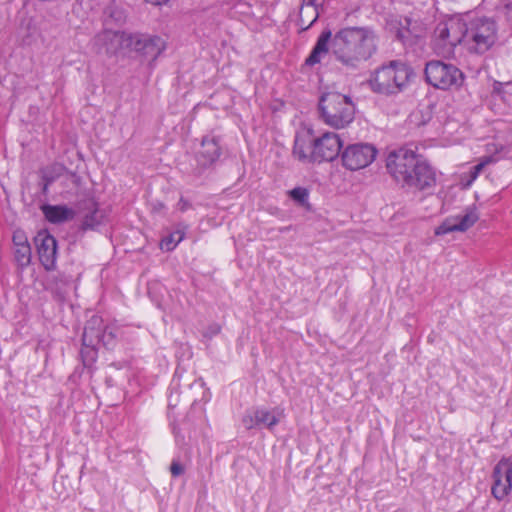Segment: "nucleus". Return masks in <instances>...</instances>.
<instances>
[{
	"instance_id": "obj_18",
	"label": "nucleus",
	"mask_w": 512,
	"mask_h": 512,
	"mask_svg": "<svg viewBox=\"0 0 512 512\" xmlns=\"http://www.w3.org/2000/svg\"><path fill=\"white\" fill-rule=\"evenodd\" d=\"M331 30L325 29L319 35L315 46L305 60L307 66H314L322 61V58L331 52Z\"/></svg>"
},
{
	"instance_id": "obj_39",
	"label": "nucleus",
	"mask_w": 512,
	"mask_h": 512,
	"mask_svg": "<svg viewBox=\"0 0 512 512\" xmlns=\"http://www.w3.org/2000/svg\"><path fill=\"white\" fill-rule=\"evenodd\" d=\"M49 186H50V184H48V183H45V182H44L43 187H42V192H43L44 194H47V193H48V188H49Z\"/></svg>"
},
{
	"instance_id": "obj_12",
	"label": "nucleus",
	"mask_w": 512,
	"mask_h": 512,
	"mask_svg": "<svg viewBox=\"0 0 512 512\" xmlns=\"http://www.w3.org/2000/svg\"><path fill=\"white\" fill-rule=\"evenodd\" d=\"M478 220L479 213L477 208L474 205L469 206L465 209L463 215L447 218L439 227H437L435 234L445 235L454 231L465 232Z\"/></svg>"
},
{
	"instance_id": "obj_6",
	"label": "nucleus",
	"mask_w": 512,
	"mask_h": 512,
	"mask_svg": "<svg viewBox=\"0 0 512 512\" xmlns=\"http://www.w3.org/2000/svg\"><path fill=\"white\" fill-rule=\"evenodd\" d=\"M466 24L465 44L470 52L483 54L495 44L498 27L492 18L467 14Z\"/></svg>"
},
{
	"instance_id": "obj_19",
	"label": "nucleus",
	"mask_w": 512,
	"mask_h": 512,
	"mask_svg": "<svg viewBox=\"0 0 512 512\" xmlns=\"http://www.w3.org/2000/svg\"><path fill=\"white\" fill-rule=\"evenodd\" d=\"M72 284V277L64 273L49 275L45 287L59 300H64Z\"/></svg>"
},
{
	"instance_id": "obj_23",
	"label": "nucleus",
	"mask_w": 512,
	"mask_h": 512,
	"mask_svg": "<svg viewBox=\"0 0 512 512\" xmlns=\"http://www.w3.org/2000/svg\"><path fill=\"white\" fill-rule=\"evenodd\" d=\"M320 10L301 5L299 12V23L304 30L309 29L319 18Z\"/></svg>"
},
{
	"instance_id": "obj_37",
	"label": "nucleus",
	"mask_w": 512,
	"mask_h": 512,
	"mask_svg": "<svg viewBox=\"0 0 512 512\" xmlns=\"http://www.w3.org/2000/svg\"><path fill=\"white\" fill-rule=\"evenodd\" d=\"M146 3H149L154 6H163L168 4L170 0H144Z\"/></svg>"
},
{
	"instance_id": "obj_27",
	"label": "nucleus",
	"mask_w": 512,
	"mask_h": 512,
	"mask_svg": "<svg viewBox=\"0 0 512 512\" xmlns=\"http://www.w3.org/2000/svg\"><path fill=\"white\" fill-rule=\"evenodd\" d=\"M183 239V233L180 231H176L169 236L165 237L161 241V249L166 251H172L177 244Z\"/></svg>"
},
{
	"instance_id": "obj_2",
	"label": "nucleus",
	"mask_w": 512,
	"mask_h": 512,
	"mask_svg": "<svg viewBox=\"0 0 512 512\" xmlns=\"http://www.w3.org/2000/svg\"><path fill=\"white\" fill-rule=\"evenodd\" d=\"M331 55L347 71H355L376 51L373 33L361 27H347L331 35Z\"/></svg>"
},
{
	"instance_id": "obj_34",
	"label": "nucleus",
	"mask_w": 512,
	"mask_h": 512,
	"mask_svg": "<svg viewBox=\"0 0 512 512\" xmlns=\"http://www.w3.org/2000/svg\"><path fill=\"white\" fill-rule=\"evenodd\" d=\"M324 0H302V5L305 7L316 8L317 10H322Z\"/></svg>"
},
{
	"instance_id": "obj_35",
	"label": "nucleus",
	"mask_w": 512,
	"mask_h": 512,
	"mask_svg": "<svg viewBox=\"0 0 512 512\" xmlns=\"http://www.w3.org/2000/svg\"><path fill=\"white\" fill-rule=\"evenodd\" d=\"M220 331H221V327H220V325H218V324H212V325H210V326L206 329V331L204 332V334H203V335H204L205 337L211 338V337H213V336H215V335L219 334V333H220Z\"/></svg>"
},
{
	"instance_id": "obj_20",
	"label": "nucleus",
	"mask_w": 512,
	"mask_h": 512,
	"mask_svg": "<svg viewBox=\"0 0 512 512\" xmlns=\"http://www.w3.org/2000/svg\"><path fill=\"white\" fill-rule=\"evenodd\" d=\"M103 330L104 326L102 319L98 316L91 317L84 327L82 345L91 346L100 344Z\"/></svg>"
},
{
	"instance_id": "obj_8",
	"label": "nucleus",
	"mask_w": 512,
	"mask_h": 512,
	"mask_svg": "<svg viewBox=\"0 0 512 512\" xmlns=\"http://www.w3.org/2000/svg\"><path fill=\"white\" fill-rule=\"evenodd\" d=\"M127 49L154 62L165 49L164 40L155 35L143 33H128Z\"/></svg>"
},
{
	"instance_id": "obj_33",
	"label": "nucleus",
	"mask_w": 512,
	"mask_h": 512,
	"mask_svg": "<svg viewBox=\"0 0 512 512\" xmlns=\"http://www.w3.org/2000/svg\"><path fill=\"white\" fill-rule=\"evenodd\" d=\"M170 471L174 477H177L184 473V468L179 462L173 461L170 466Z\"/></svg>"
},
{
	"instance_id": "obj_21",
	"label": "nucleus",
	"mask_w": 512,
	"mask_h": 512,
	"mask_svg": "<svg viewBox=\"0 0 512 512\" xmlns=\"http://www.w3.org/2000/svg\"><path fill=\"white\" fill-rule=\"evenodd\" d=\"M41 210L50 223L60 224L73 219L75 212L73 209L68 208L65 205H49L45 204L41 207Z\"/></svg>"
},
{
	"instance_id": "obj_13",
	"label": "nucleus",
	"mask_w": 512,
	"mask_h": 512,
	"mask_svg": "<svg viewBox=\"0 0 512 512\" xmlns=\"http://www.w3.org/2000/svg\"><path fill=\"white\" fill-rule=\"evenodd\" d=\"M39 260L45 270L55 268L57 259V241L46 230L39 231L35 237Z\"/></svg>"
},
{
	"instance_id": "obj_10",
	"label": "nucleus",
	"mask_w": 512,
	"mask_h": 512,
	"mask_svg": "<svg viewBox=\"0 0 512 512\" xmlns=\"http://www.w3.org/2000/svg\"><path fill=\"white\" fill-rule=\"evenodd\" d=\"M491 478V494L498 501L504 500L512 492V461L501 459L494 466Z\"/></svg>"
},
{
	"instance_id": "obj_36",
	"label": "nucleus",
	"mask_w": 512,
	"mask_h": 512,
	"mask_svg": "<svg viewBox=\"0 0 512 512\" xmlns=\"http://www.w3.org/2000/svg\"><path fill=\"white\" fill-rule=\"evenodd\" d=\"M177 206L180 211H186L188 208H190V203L188 200L181 197Z\"/></svg>"
},
{
	"instance_id": "obj_32",
	"label": "nucleus",
	"mask_w": 512,
	"mask_h": 512,
	"mask_svg": "<svg viewBox=\"0 0 512 512\" xmlns=\"http://www.w3.org/2000/svg\"><path fill=\"white\" fill-rule=\"evenodd\" d=\"M115 336L112 333V331H108L106 327H104L102 337H101V343L105 347H110L114 343Z\"/></svg>"
},
{
	"instance_id": "obj_22",
	"label": "nucleus",
	"mask_w": 512,
	"mask_h": 512,
	"mask_svg": "<svg viewBox=\"0 0 512 512\" xmlns=\"http://www.w3.org/2000/svg\"><path fill=\"white\" fill-rule=\"evenodd\" d=\"M85 209H87L88 212L84 214L82 222L83 230L94 229L103 223L105 212L99 209L98 204L93 199L85 201Z\"/></svg>"
},
{
	"instance_id": "obj_29",
	"label": "nucleus",
	"mask_w": 512,
	"mask_h": 512,
	"mask_svg": "<svg viewBox=\"0 0 512 512\" xmlns=\"http://www.w3.org/2000/svg\"><path fill=\"white\" fill-rule=\"evenodd\" d=\"M496 162H497V159L494 156L482 157L480 159L479 163L472 168V171L470 174V176H471L470 181L471 182L474 181L487 165L494 164Z\"/></svg>"
},
{
	"instance_id": "obj_24",
	"label": "nucleus",
	"mask_w": 512,
	"mask_h": 512,
	"mask_svg": "<svg viewBox=\"0 0 512 512\" xmlns=\"http://www.w3.org/2000/svg\"><path fill=\"white\" fill-rule=\"evenodd\" d=\"M31 256L32 253L30 244L15 247L14 258L20 267L24 268L28 266L31 262Z\"/></svg>"
},
{
	"instance_id": "obj_17",
	"label": "nucleus",
	"mask_w": 512,
	"mask_h": 512,
	"mask_svg": "<svg viewBox=\"0 0 512 512\" xmlns=\"http://www.w3.org/2000/svg\"><path fill=\"white\" fill-rule=\"evenodd\" d=\"M278 422V416L266 409H255L254 411L247 412L242 418V423L248 430L262 426L271 429Z\"/></svg>"
},
{
	"instance_id": "obj_38",
	"label": "nucleus",
	"mask_w": 512,
	"mask_h": 512,
	"mask_svg": "<svg viewBox=\"0 0 512 512\" xmlns=\"http://www.w3.org/2000/svg\"><path fill=\"white\" fill-rule=\"evenodd\" d=\"M55 180L54 176L49 175L47 172L43 174V182L52 184V182Z\"/></svg>"
},
{
	"instance_id": "obj_28",
	"label": "nucleus",
	"mask_w": 512,
	"mask_h": 512,
	"mask_svg": "<svg viewBox=\"0 0 512 512\" xmlns=\"http://www.w3.org/2000/svg\"><path fill=\"white\" fill-rule=\"evenodd\" d=\"M97 345H91V346H83L80 352L81 358L83 360V364L85 366H91L97 357Z\"/></svg>"
},
{
	"instance_id": "obj_3",
	"label": "nucleus",
	"mask_w": 512,
	"mask_h": 512,
	"mask_svg": "<svg viewBox=\"0 0 512 512\" xmlns=\"http://www.w3.org/2000/svg\"><path fill=\"white\" fill-rule=\"evenodd\" d=\"M413 77L414 71L409 65L394 60L378 68L369 85L376 93L390 95L402 91Z\"/></svg>"
},
{
	"instance_id": "obj_5",
	"label": "nucleus",
	"mask_w": 512,
	"mask_h": 512,
	"mask_svg": "<svg viewBox=\"0 0 512 512\" xmlns=\"http://www.w3.org/2000/svg\"><path fill=\"white\" fill-rule=\"evenodd\" d=\"M319 110L323 121L327 125L335 129H341L353 121L355 104L350 96L332 91L321 96Z\"/></svg>"
},
{
	"instance_id": "obj_1",
	"label": "nucleus",
	"mask_w": 512,
	"mask_h": 512,
	"mask_svg": "<svg viewBox=\"0 0 512 512\" xmlns=\"http://www.w3.org/2000/svg\"><path fill=\"white\" fill-rule=\"evenodd\" d=\"M386 168L390 176L403 188L423 191L436 183L433 168L413 149L407 147L391 151L386 159Z\"/></svg>"
},
{
	"instance_id": "obj_15",
	"label": "nucleus",
	"mask_w": 512,
	"mask_h": 512,
	"mask_svg": "<svg viewBox=\"0 0 512 512\" xmlns=\"http://www.w3.org/2000/svg\"><path fill=\"white\" fill-rule=\"evenodd\" d=\"M315 138L312 137L310 131L297 134L294 140L293 156L303 163H315L316 150L314 149Z\"/></svg>"
},
{
	"instance_id": "obj_9",
	"label": "nucleus",
	"mask_w": 512,
	"mask_h": 512,
	"mask_svg": "<svg viewBox=\"0 0 512 512\" xmlns=\"http://www.w3.org/2000/svg\"><path fill=\"white\" fill-rule=\"evenodd\" d=\"M377 154V149L368 143H357L346 147L341 159L343 166L351 171L359 170L370 165Z\"/></svg>"
},
{
	"instance_id": "obj_16",
	"label": "nucleus",
	"mask_w": 512,
	"mask_h": 512,
	"mask_svg": "<svg viewBox=\"0 0 512 512\" xmlns=\"http://www.w3.org/2000/svg\"><path fill=\"white\" fill-rule=\"evenodd\" d=\"M221 155L218 138L205 136L201 141V149L197 153V162L202 168L213 165Z\"/></svg>"
},
{
	"instance_id": "obj_25",
	"label": "nucleus",
	"mask_w": 512,
	"mask_h": 512,
	"mask_svg": "<svg viewBox=\"0 0 512 512\" xmlns=\"http://www.w3.org/2000/svg\"><path fill=\"white\" fill-rule=\"evenodd\" d=\"M289 197L295 201L299 206L309 208L310 204L308 202L309 199V191L304 187H295L292 190L288 191Z\"/></svg>"
},
{
	"instance_id": "obj_11",
	"label": "nucleus",
	"mask_w": 512,
	"mask_h": 512,
	"mask_svg": "<svg viewBox=\"0 0 512 512\" xmlns=\"http://www.w3.org/2000/svg\"><path fill=\"white\" fill-rule=\"evenodd\" d=\"M127 39L128 32L104 30L93 38L92 46L97 53L114 55L127 49Z\"/></svg>"
},
{
	"instance_id": "obj_7",
	"label": "nucleus",
	"mask_w": 512,
	"mask_h": 512,
	"mask_svg": "<svg viewBox=\"0 0 512 512\" xmlns=\"http://www.w3.org/2000/svg\"><path fill=\"white\" fill-rule=\"evenodd\" d=\"M425 77L429 84L443 90L459 87L464 80V75L460 69L438 60L426 64Z\"/></svg>"
},
{
	"instance_id": "obj_31",
	"label": "nucleus",
	"mask_w": 512,
	"mask_h": 512,
	"mask_svg": "<svg viewBox=\"0 0 512 512\" xmlns=\"http://www.w3.org/2000/svg\"><path fill=\"white\" fill-rule=\"evenodd\" d=\"M82 183V179L79 175H77L75 172H69L66 176V184L72 185L74 188L78 189L80 188Z\"/></svg>"
},
{
	"instance_id": "obj_26",
	"label": "nucleus",
	"mask_w": 512,
	"mask_h": 512,
	"mask_svg": "<svg viewBox=\"0 0 512 512\" xmlns=\"http://www.w3.org/2000/svg\"><path fill=\"white\" fill-rule=\"evenodd\" d=\"M492 93L501 97L504 102H510L512 98V83H501L495 81L493 84Z\"/></svg>"
},
{
	"instance_id": "obj_40",
	"label": "nucleus",
	"mask_w": 512,
	"mask_h": 512,
	"mask_svg": "<svg viewBox=\"0 0 512 512\" xmlns=\"http://www.w3.org/2000/svg\"><path fill=\"white\" fill-rule=\"evenodd\" d=\"M173 433H174L176 439L180 438V433L176 426H173Z\"/></svg>"
},
{
	"instance_id": "obj_4",
	"label": "nucleus",
	"mask_w": 512,
	"mask_h": 512,
	"mask_svg": "<svg viewBox=\"0 0 512 512\" xmlns=\"http://www.w3.org/2000/svg\"><path fill=\"white\" fill-rule=\"evenodd\" d=\"M466 17L467 14H457L438 22L433 33V47L437 54L450 56L457 45L465 43Z\"/></svg>"
},
{
	"instance_id": "obj_30",
	"label": "nucleus",
	"mask_w": 512,
	"mask_h": 512,
	"mask_svg": "<svg viewBox=\"0 0 512 512\" xmlns=\"http://www.w3.org/2000/svg\"><path fill=\"white\" fill-rule=\"evenodd\" d=\"M12 240H13L15 247L24 246L25 244H29L28 238H27L26 234L24 233V231H22V230H16L13 233Z\"/></svg>"
},
{
	"instance_id": "obj_14",
	"label": "nucleus",
	"mask_w": 512,
	"mask_h": 512,
	"mask_svg": "<svg viewBox=\"0 0 512 512\" xmlns=\"http://www.w3.org/2000/svg\"><path fill=\"white\" fill-rule=\"evenodd\" d=\"M342 141L338 134L326 132L321 137L315 138L314 149L316 150V161H333L340 153Z\"/></svg>"
}]
</instances>
